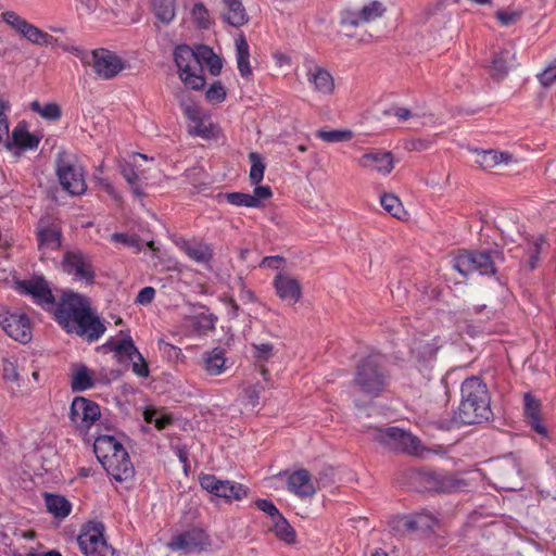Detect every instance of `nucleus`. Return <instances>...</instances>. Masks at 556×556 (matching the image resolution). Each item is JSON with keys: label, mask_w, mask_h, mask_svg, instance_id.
Here are the masks:
<instances>
[{"label": "nucleus", "mask_w": 556, "mask_h": 556, "mask_svg": "<svg viewBox=\"0 0 556 556\" xmlns=\"http://www.w3.org/2000/svg\"><path fill=\"white\" fill-rule=\"evenodd\" d=\"M93 451L102 467L115 481L125 482L134 478L135 468L130 457L122 442L114 435H98L93 443Z\"/></svg>", "instance_id": "nucleus-1"}, {"label": "nucleus", "mask_w": 556, "mask_h": 556, "mask_svg": "<svg viewBox=\"0 0 556 556\" xmlns=\"http://www.w3.org/2000/svg\"><path fill=\"white\" fill-rule=\"evenodd\" d=\"M491 414L486 384L478 377L467 378L462 384V402L455 420L462 425L479 424Z\"/></svg>", "instance_id": "nucleus-2"}, {"label": "nucleus", "mask_w": 556, "mask_h": 556, "mask_svg": "<svg viewBox=\"0 0 556 556\" xmlns=\"http://www.w3.org/2000/svg\"><path fill=\"white\" fill-rule=\"evenodd\" d=\"M2 21L13 30L20 34L25 40L40 47H58L78 58L85 65L88 62L90 52L85 51L71 42H63L52 35L41 30L15 11H4L1 13Z\"/></svg>", "instance_id": "nucleus-3"}, {"label": "nucleus", "mask_w": 556, "mask_h": 556, "mask_svg": "<svg viewBox=\"0 0 556 556\" xmlns=\"http://www.w3.org/2000/svg\"><path fill=\"white\" fill-rule=\"evenodd\" d=\"M354 387L369 399L380 396L388 387V376L380 364V357L369 355L361 362L354 376Z\"/></svg>", "instance_id": "nucleus-4"}, {"label": "nucleus", "mask_w": 556, "mask_h": 556, "mask_svg": "<svg viewBox=\"0 0 556 556\" xmlns=\"http://www.w3.org/2000/svg\"><path fill=\"white\" fill-rule=\"evenodd\" d=\"M504 261V255L501 251L491 250L482 252L464 251L453 258V268L463 276L471 273H479L480 275H494L496 273V265Z\"/></svg>", "instance_id": "nucleus-5"}, {"label": "nucleus", "mask_w": 556, "mask_h": 556, "mask_svg": "<svg viewBox=\"0 0 556 556\" xmlns=\"http://www.w3.org/2000/svg\"><path fill=\"white\" fill-rule=\"evenodd\" d=\"M174 60L178 68L179 78L186 87L200 90L204 87L205 79L203 68L198 56V47L195 50L188 46H178L174 52Z\"/></svg>", "instance_id": "nucleus-6"}, {"label": "nucleus", "mask_w": 556, "mask_h": 556, "mask_svg": "<svg viewBox=\"0 0 556 556\" xmlns=\"http://www.w3.org/2000/svg\"><path fill=\"white\" fill-rule=\"evenodd\" d=\"M56 175L64 190L72 195H80L86 189V179L83 167L77 161L65 152L58 154Z\"/></svg>", "instance_id": "nucleus-7"}, {"label": "nucleus", "mask_w": 556, "mask_h": 556, "mask_svg": "<svg viewBox=\"0 0 556 556\" xmlns=\"http://www.w3.org/2000/svg\"><path fill=\"white\" fill-rule=\"evenodd\" d=\"M56 323L67 332L89 342L97 341L105 331L98 315H54Z\"/></svg>", "instance_id": "nucleus-8"}, {"label": "nucleus", "mask_w": 556, "mask_h": 556, "mask_svg": "<svg viewBox=\"0 0 556 556\" xmlns=\"http://www.w3.org/2000/svg\"><path fill=\"white\" fill-rule=\"evenodd\" d=\"M86 65L91 66L94 75L102 80L114 79L127 68L124 58L105 48L91 50Z\"/></svg>", "instance_id": "nucleus-9"}, {"label": "nucleus", "mask_w": 556, "mask_h": 556, "mask_svg": "<svg viewBox=\"0 0 556 556\" xmlns=\"http://www.w3.org/2000/svg\"><path fill=\"white\" fill-rule=\"evenodd\" d=\"M212 546L211 536L205 530L199 527H192L172 536L167 547L180 554H200L206 552Z\"/></svg>", "instance_id": "nucleus-10"}, {"label": "nucleus", "mask_w": 556, "mask_h": 556, "mask_svg": "<svg viewBox=\"0 0 556 556\" xmlns=\"http://www.w3.org/2000/svg\"><path fill=\"white\" fill-rule=\"evenodd\" d=\"M77 542L86 556H108L111 553V547L104 538V526L99 521L87 522Z\"/></svg>", "instance_id": "nucleus-11"}, {"label": "nucleus", "mask_w": 556, "mask_h": 556, "mask_svg": "<svg viewBox=\"0 0 556 556\" xmlns=\"http://www.w3.org/2000/svg\"><path fill=\"white\" fill-rule=\"evenodd\" d=\"M100 417L101 409L98 403L84 396L74 397L70 408V420L78 432L87 434Z\"/></svg>", "instance_id": "nucleus-12"}, {"label": "nucleus", "mask_w": 556, "mask_h": 556, "mask_svg": "<svg viewBox=\"0 0 556 556\" xmlns=\"http://www.w3.org/2000/svg\"><path fill=\"white\" fill-rule=\"evenodd\" d=\"M376 439L390 450L419 455L421 452L420 441L412 433L397 427L378 429Z\"/></svg>", "instance_id": "nucleus-13"}, {"label": "nucleus", "mask_w": 556, "mask_h": 556, "mask_svg": "<svg viewBox=\"0 0 556 556\" xmlns=\"http://www.w3.org/2000/svg\"><path fill=\"white\" fill-rule=\"evenodd\" d=\"M199 483L203 490L217 497H223L227 502L241 501L248 494V489L243 484L229 480H219L210 473L201 475Z\"/></svg>", "instance_id": "nucleus-14"}, {"label": "nucleus", "mask_w": 556, "mask_h": 556, "mask_svg": "<svg viewBox=\"0 0 556 556\" xmlns=\"http://www.w3.org/2000/svg\"><path fill=\"white\" fill-rule=\"evenodd\" d=\"M305 77L313 91L319 96H330L333 93L336 84L331 73L312 58H305L303 63Z\"/></svg>", "instance_id": "nucleus-15"}, {"label": "nucleus", "mask_w": 556, "mask_h": 556, "mask_svg": "<svg viewBox=\"0 0 556 556\" xmlns=\"http://www.w3.org/2000/svg\"><path fill=\"white\" fill-rule=\"evenodd\" d=\"M62 268L76 280L92 283L94 271L91 258L81 251H68L64 254Z\"/></svg>", "instance_id": "nucleus-16"}, {"label": "nucleus", "mask_w": 556, "mask_h": 556, "mask_svg": "<svg viewBox=\"0 0 556 556\" xmlns=\"http://www.w3.org/2000/svg\"><path fill=\"white\" fill-rule=\"evenodd\" d=\"M16 290L22 294L30 295L45 309L54 304L51 289L41 277L16 281Z\"/></svg>", "instance_id": "nucleus-17"}, {"label": "nucleus", "mask_w": 556, "mask_h": 556, "mask_svg": "<svg viewBox=\"0 0 556 556\" xmlns=\"http://www.w3.org/2000/svg\"><path fill=\"white\" fill-rule=\"evenodd\" d=\"M38 248L42 255L58 251L62 244V230L58 223L40 219L37 227Z\"/></svg>", "instance_id": "nucleus-18"}, {"label": "nucleus", "mask_w": 556, "mask_h": 556, "mask_svg": "<svg viewBox=\"0 0 556 556\" xmlns=\"http://www.w3.org/2000/svg\"><path fill=\"white\" fill-rule=\"evenodd\" d=\"M0 326L15 341L27 343L31 339L28 315H0Z\"/></svg>", "instance_id": "nucleus-19"}, {"label": "nucleus", "mask_w": 556, "mask_h": 556, "mask_svg": "<svg viewBox=\"0 0 556 556\" xmlns=\"http://www.w3.org/2000/svg\"><path fill=\"white\" fill-rule=\"evenodd\" d=\"M357 164L364 169L387 176L394 168V159L391 152L371 151L363 154L357 160Z\"/></svg>", "instance_id": "nucleus-20"}, {"label": "nucleus", "mask_w": 556, "mask_h": 556, "mask_svg": "<svg viewBox=\"0 0 556 556\" xmlns=\"http://www.w3.org/2000/svg\"><path fill=\"white\" fill-rule=\"evenodd\" d=\"M384 11L381 2L372 1L358 11H348L341 18V25L356 27L363 23H370L381 17Z\"/></svg>", "instance_id": "nucleus-21"}, {"label": "nucleus", "mask_w": 556, "mask_h": 556, "mask_svg": "<svg viewBox=\"0 0 556 556\" xmlns=\"http://www.w3.org/2000/svg\"><path fill=\"white\" fill-rule=\"evenodd\" d=\"M140 157L142 160H147L146 154L141 153H134L131 155V162L123 161L119 163L118 168L122 174V176L127 181L131 192L138 199H142L146 197L144 187L146 184L141 177V175L136 172L135 164L137 159Z\"/></svg>", "instance_id": "nucleus-22"}, {"label": "nucleus", "mask_w": 556, "mask_h": 556, "mask_svg": "<svg viewBox=\"0 0 556 556\" xmlns=\"http://www.w3.org/2000/svg\"><path fill=\"white\" fill-rule=\"evenodd\" d=\"M274 286L278 296L288 303H296L301 298V283L290 275L279 273L274 279Z\"/></svg>", "instance_id": "nucleus-23"}, {"label": "nucleus", "mask_w": 556, "mask_h": 556, "mask_svg": "<svg viewBox=\"0 0 556 556\" xmlns=\"http://www.w3.org/2000/svg\"><path fill=\"white\" fill-rule=\"evenodd\" d=\"M177 247L193 262L207 265L213 257V249L210 244L200 240L177 241Z\"/></svg>", "instance_id": "nucleus-24"}, {"label": "nucleus", "mask_w": 556, "mask_h": 556, "mask_svg": "<svg viewBox=\"0 0 556 556\" xmlns=\"http://www.w3.org/2000/svg\"><path fill=\"white\" fill-rule=\"evenodd\" d=\"M288 489L302 498L311 497L317 492L315 482L306 469H299L289 476Z\"/></svg>", "instance_id": "nucleus-25"}, {"label": "nucleus", "mask_w": 556, "mask_h": 556, "mask_svg": "<svg viewBox=\"0 0 556 556\" xmlns=\"http://www.w3.org/2000/svg\"><path fill=\"white\" fill-rule=\"evenodd\" d=\"M541 401L533 396L531 393H525L523 395V410L525 417L527 419L528 425L531 427L533 431L536 433L546 437L547 429L542 424L541 419Z\"/></svg>", "instance_id": "nucleus-26"}, {"label": "nucleus", "mask_w": 556, "mask_h": 556, "mask_svg": "<svg viewBox=\"0 0 556 556\" xmlns=\"http://www.w3.org/2000/svg\"><path fill=\"white\" fill-rule=\"evenodd\" d=\"M39 142L40 139L36 135L30 134L24 124H17L4 148L9 151L14 149L33 150L38 147Z\"/></svg>", "instance_id": "nucleus-27"}, {"label": "nucleus", "mask_w": 556, "mask_h": 556, "mask_svg": "<svg viewBox=\"0 0 556 556\" xmlns=\"http://www.w3.org/2000/svg\"><path fill=\"white\" fill-rule=\"evenodd\" d=\"M58 313H91L90 301L83 294L66 291L61 298Z\"/></svg>", "instance_id": "nucleus-28"}, {"label": "nucleus", "mask_w": 556, "mask_h": 556, "mask_svg": "<svg viewBox=\"0 0 556 556\" xmlns=\"http://www.w3.org/2000/svg\"><path fill=\"white\" fill-rule=\"evenodd\" d=\"M226 363L225 350L222 348H215L202 355V367L210 376H219L225 372L227 369Z\"/></svg>", "instance_id": "nucleus-29"}, {"label": "nucleus", "mask_w": 556, "mask_h": 556, "mask_svg": "<svg viewBox=\"0 0 556 556\" xmlns=\"http://www.w3.org/2000/svg\"><path fill=\"white\" fill-rule=\"evenodd\" d=\"M223 17L229 25L240 27L248 23L249 17L240 0H223Z\"/></svg>", "instance_id": "nucleus-30"}, {"label": "nucleus", "mask_w": 556, "mask_h": 556, "mask_svg": "<svg viewBox=\"0 0 556 556\" xmlns=\"http://www.w3.org/2000/svg\"><path fill=\"white\" fill-rule=\"evenodd\" d=\"M252 356L258 365V371L263 377L266 386L270 382L269 370L266 367L268 362L274 356V345L269 342L253 343L252 344Z\"/></svg>", "instance_id": "nucleus-31"}, {"label": "nucleus", "mask_w": 556, "mask_h": 556, "mask_svg": "<svg viewBox=\"0 0 556 556\" xmlns=\"http://www.w3.org/2000/svg\"><path fill=\"white\" fill-rule=\"evenodd\" d=\"M236 47V61L238 71L243 78L252 76V68L250 65V48L244 36L240 35L235 39Z\"/></svg>", "instance_id": "nucleus-32"}, {"label": "nucleus", "mask_w": 556, "mask_h": 556, "mask_svg": "<svg viewBox=\"0 0 556 556\" xmlns=\"http://www.w3.org/2000/svg\"><path fill=\"white\" fill-rule=\"evenodd\" d=\"M45 504L48 513L56 519L66 518L72 511V503L59 494H45Z\"/></svg>", "instance_id": "nucleus-33"}, {"label": "nucleus", "mask_w": 556, "mask_h": 556, "mask_svg": "<svg viewBox=\"0 0 556 556\" xmlns=\"http://www.w3.org/2000/svg\"><path fill=\"white\" fill-rule=\"evenodd\" d=\"M515 61V52L509 49H503L501 50L493 59L492 61V72L493 75L502 79L504 78L509 68L514 66Z\"/></svg>", "instance_id": "nucleus-34"}, {"label": "nucleus", "mask_w": 556, "mask_h": 556, "mask_svg": "<svg viewBox=\"0 0 556 556\" xmlns=\"http://www.w3.org/2000/svg\"><path fill=\"white\" fill-rule=\"evenodd\" d=\"M511 160L509 153L497 152L495 150L477 151L476 163L482 168H493L502 163H508Z\"/></svg>", "instance_id": "nucleus-35"}, {"label": "nucleus", "mask_w": 556, "mask_h": 556, "mask_svg": "<svg viewBox=\"0 0 556 556\" xmlns=\"http://www.w3.org/2000/svg\"><path fill=\"white\" fill-rule=\"evenodd\" d=\"M111 351H113L118 357H126L127 359H134L139 353L130 336H126L121 340H109L105 344Z\"/></svg>", "instance_id": "nucleus-36"}, {"label": "nucleus", "mask_w": 556, "mask_h": 556, "mask_svg": "<svg viewBox=\"0 0 556 556\" xmlns=\"http://www.w3.org/2000/svg\"><path fill=\"white\" fill-rule=\"evenodd\" d=\"M152 10L161 23L169 24L176 16L175 0H152Z\"/></svg>", "instance_id": "nucleus-37"}, {"label": "nucleus", "mask_w": 556, "mask_h": 556, "mask_svg": "<svg viewBox=\"0 0 556 556\" xmlns=\"http://www.w3.org/2000/svg\"><path fill=\"white\" fill-rule=\"evenodd\" d=\"M93 386L94 380L92 372L85 365L77 367L72 376V390L80 392L91 389Z\"/></svg>", "instance_id": "nucleus-38"}, {"label": "nucleus", "mask_w": 556, "mask_h": 556, "mask_svg": "<svg viewBox=\"0 0 556 556\" xmlns=\"http://www.w3.org/2000/svg\"><path fill=\"white\" fill-rule=\"evenodd\" d=\"M271 530L280 541H283L287 544H292L295 542V530L290 526L288 520L282 515L277 516L274 520H271Z\"/></svg>", "instance_id": "nucleus-39"}, {"label": "nucleus", "mask_w": 556, "mask_h": 556, "mask_svg": "<svg viewBox=\"0 0 556 556\" xmlns=\"http://www.w3.org/2000/svg\"><path fill=\"white\" fill-rule=\"evenodd\" d=\"M198 56H200V64H205L212 75L216 76L220 73L223 61L210 47L198 46Z\"/></svg>", "instance_id": "nucleus-40"}, {"label": "nucleus", "mask_w": 556, "mask_h": 556, "mask_svg": "<svg viewBox=\"0 0 556 556\" xmlns=\"http://www.w3.org/2000/svg\"><path fill=\"white\" fill-rule=\"evenodd\" d=\"M380 203L386 212L397 219L406 216V212L400 199L393 193H384L380 198Z\"/></svg>", "instance_id": "nucleus-41"}, {"label": "nucleus", "mask_w": 556, "mask_h": 556, "mask_svg": "<svg viewBox=\"0 0 556 556\" xmlns=\"http://www.w3.org/2000/svg\"><path fill=\"white\" fill-rule=\"evenodd\" d=\"M265 388H266V386L261 384L260 382L245 386L241 393V403L245 407H251V408L256 407L260 402V394L262 391L265 390Z\"/></svg>", "instance_id": "nucleus-42"}, {"label": "nucleus", "mask_w": 556, "mask_h": 556, "mask_svg": "<svg viewBox=\"0 0 556 556\" xmlns=\"http://www.w3.org/2000/svg\"><path fill=\"white\" fill-rule=\"evenodd\" d=\"M31 111L39 114L42 118L55 122L61 117V108L56 103L40 104L39 101L30 103Z\"/></svg>", "instance_id": "nucleus-43"}, {"label": "nucleus", "mask_w": 556, "mask_h": 556, "mask_svg": "<svg viewBox=\"0 0 556 556\" xmlns=\"http://www.w3.org/2000/svg\"><path fill=\"white\" fill-rule=\"evenodd\" d=\"M413 519V528L415 531L428 532L432 531L438 525V519L429 513H418L410 515Z\"/></svg>", "instance_id": "nucleus-44"}, {"label": "nucleus", "mask_w": 556, "mask_h": 556, "mask_svg": "<svg viewBox=\"0 0 556 556\" xmlns=\"http://www.w3.org/2000/svg\"><path fill=\"white\" fill-rule=\"evenodd\" d=\"M249 160L251 162L250 180L252 184L257 185L264 178L265 164L256 152H251L249 154Z\"/></svg>", "instance_id": "nucleus-45"}, {"label": "nucleus", "mask_w": 556, "mask_h": 556, "mask_svg": "<svg viewBox=\"0 0 556 556\" xmlns=\"http://www.w3.org/2000/svg\"><path fill=\"white\" fill-rule=\"evenodd\" d=\"M316 137L328 143L349 141L352 138L350 130H317Z\"/></svg>", "instance_id": "nucleus-46"}, {"label": "nucleus", "mask_w": 556, "mask_h": 556, "mask_svg": "<svg viewBox=\"0 0 556 556\" xmlns=\"http://www.w3.org/2000/svg\"><path fill=\"white\" fill-rule=\"evenodd\" d=\"M227 202L235 206L257 207L256 200L243 192H229L225 194Z\"/></svg>", "instance_id": "nucleus-47"}, {"label": "nucleus", "mask_w": 556, "mask_h": 556, "mask_svg": "<svg viewBox=\"0 0 556 556\" xmlns=\"http://www.w3.org/2000/svg\"><path fill=\"white\" fill-rule=\"evenodd\" d=\"M194 24L200 28H207L211 25L208 10L203 3H195L191 10Z\"/></svg>", "instance_id": "nucleus-48"}, {"label": "nucleus", "mask_w": 556, "mask_h": 556, "mask_svg": "<svg viewBox=\"0 0 556 556\" xmlns=\"http://www.w3.org/2000/svg\"><path fill=\"white\" fill-rule=\"evenodd\" d=\"M188 131L192 136L208 138L212 135V124L207 123L206 114L200 117L199 121L189 124Z\"/></svg>", "instance_id": "nucleus-49"}, {"label": "nucleus", "mask_w": 556, "mask_h": 556, "mask_svg": "<svg viewBox=\"0 0 556 556\" xmlns=\"http://www.w3.org/2000/svg\"><path fill=\"white\" fill-rule=\"evenodd\" d=\"M391 529L397 534L414 532L413 519L410 515L396 516L390 521Z\"/></svg>", "instance_id": "nucleus-50"}, {"label": "nucleus", "mask_w": 556, "mask_h": 556, "mask_svg": "<svg viewBox=\"0 0 556 556\" xmlns=\"http://www.w3.org/2000/svg\"><path fill=\"white\" fill-rule=\"evenodd\" d=\"M205 98L211 103H220L226 99V90L220 83H214L206 90Z\"/></svg>", "instance_id": "nucleus-51"}, {"label": "nucleus", "mask_w": 556, "mask_h": 556, "mask_svg": "<svg viewBox=\"0 0 556 556\" xmlns=\"http://www.w3.org/2000/svg\"><path fill=\"white\" fill-rule=\"evenodd\" d=\"M495 17L502 26H510L520 20L521 12L500 10L495 13Z\"/></svg>", "instance_id": "nucleus-52"}, {"label": "nucleus", "mask_w": 556, "mask_h": 556, "mask_svg": "<svg viewBox=\"0 0 556 556\" xmlns=\"http://www.w3.org/2000/svg\"><path fill=\"white\" fill-rule=\"evenodd\" d=\"M2 377L5 381L17 383L20 380V374L17 366L14 362L4 359L2 364Z\"/></svg>", "instance_id": "nucleus-53"}, {"label": "nucleus", "mask_w": 556, "mask_h": 556, "mask_svg": "<svg viewBox=\"0 0 556 556\" xmlns=\"http://www.w3.org/2000/svg\"><path fill=\"white\" fill-rule=\"evenodd\" d=\"M132 361L131 369L138 377L146 378L149 376V366L142 354L139 352Z\"/></svg>", "instance_id": "nucleus-54"}, {"label": "nucleus", "mask_w": 556, "mask_h": 556, "mask_svg": "<svg viewBox=\"0 0 556 556\" xmlns=\"http://www.w3.org/2000/svg\"><path fill=\"white\" fill-rule=\"evenodd\" d=\"M539 81L544 87H549L556 81V62L546 66V68L538 75Z\"/></svg>", "instance_id": "nucleus-55"}, {"label": "nucleus", "mask_w": 556, "mask_h": 556, "mask_svg": "<svg viewBox=\"0 0 556 556\" xmlns=\"http://www.w3.org/2000/svg\"><path fill=\"white\" fill-rule=\"evenodd\" d=\"M255 506L260 510H262L263 513L268 515L271 520H274L277 516L281 515L279 513V510L277 509V507L275 506V504L271 501H269V500L257 498L255 501Z\"/></svg>", "instance_id": "nucleus-56"}, {"label": "nucleus", "mask_w": 556, "mask_h": 556, "mask_svg": "<svg viewBox=\"0 0 556 556\" xmlns=\"http://www.w3.org/2000/svg\"><path fill=\"white\" fill-rule=\"evenodd\" d=\"M182 111L187 119L192 124L194 121H199L205 113H203L195 104L181 103Z\"/></svg>", "instance_id": "nucleus-57"}, {"label": "nucleus", "mask_w": 556, "mask_h": 556, "mask_svg": "<svg viewBox=\"0 0 556 556\" xmlns=\"http://www.w3.org/2000/svg\"><path fill=\"white\" fill-rule=\"evenodd\" d=\"M271 190L267 186H257L255 187L253 194H251V198L256 200L257 207L262 205V201L269 199L271 197Z\"/></svg>", "instance_id": "nucleus-58"}, {"label": "nucleus", "mask_w": 556, "mask_h": 556, "mask_svg": "<svg viewBox=\"0 0 556 556\" xmlns=\"http://www.w3.org/2000/svg\"><path fill=\"white\" fill-rule=\"evenodd\" d=\"M155 295V290L152 287H144L137 295L136 302L139 304H149Z\"/></svg>", "instance_id": "nucleus-59"}, {"label": "nucleus", "mask_w": 556, "mask_h": 556, "mask_svg": "<svg viewBox=\"0 0 556 556\" xmlns=\"http://www.w3.org/2000/svg\"><path fill=\"white\" fill-rule=\"evenodd\" d=\"M9 122L5 115H0V144L5 146L9 142Z\"/></svg>", "instance_id": "nucleus-60"}, {"label": "nucleus", "mask_w": 556, "mask_h": 556, "mask_svg": "<svg viewBox=\"0 0 556 556\" xmlns=\"http://www.w3.org/2000/svg\"><path fill=\"white\" fill-rule=\"evenodd\" d=\"M159 350L168 353L170 356L174 355L178 357L179 354H181V350L175 345H172L164 340H159L157 342Z\"/></svg>", "instance_id": "nucleus-61"}, {"label": "nucleus", "mask_w": 556, "mask_h": 556, "mask_svg": "<svg viewBox=\"0 0 556 556\" xmlns=\"http://www.w3.org/2000/svg\"><path fill=\"white\" fill-rule=\"evenodd\" d=\"M282 262L283 260L279 256H267L262 261L261 266L269 268H279V265Z\"/></svg>", "instance_id": "nucleus-62"}, {"label": "nucleus", "mask_w": 556, "mask_h": 556, "mask_svg": "<svg viewBox=\"0 0 556 556\" xmlns=\"http://www.w3.org/2000/svg\"><path fill=\"white\" fill-rule=\"evenodd\" d=\"M541 241H542L541 239H536L533 244L531 256H530V268L531 269H533L535 267V263L538 261V255L540 252V242Z\"/></svg>", "instance_id": "nucleus-63"}, {"label": "nucleus", "mask_w": 556, "mask_h": 556, "mask_svg": "<svg viewBox=\"0 0 556 556\" xmlns=\"http://www.w3.org/2000/svg\"><path fill=\"white\" fill-rule=\"evenodd\" d=\"M169 424H170V418L165 417V416L157 417V418H155V420H154V426H155L159 430L165 429Z\"/></svg>", "instance_id": "nucleus-64"}]
</instances>
